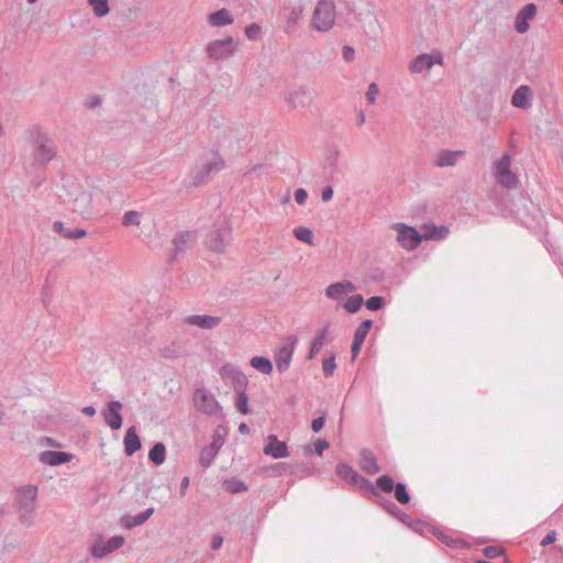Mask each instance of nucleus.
Segmentation results:
<instances>
[{
    "label": "nucleus",
    "mask_w": 563,
    "mask_h": 563,
    "mask_svg": "<svg viewBox=\"0 0 563 563\" xmlns=\"http://www.w3.org/2000/svg\"><path fill=\"white\" fill-rule=\"evenodd\" d=\"M27 142L34 167H44L57 156L58 150L55 141L38 126H33L27 131Z\"/></svg>",
    "instance_id": "1"
},
{
    "label": "nucleus",
    "mask_w": 563,
    "mask_h": 563,
    "mask_svg": "<svg viewBox=\"0 0 563 563\" xmlns=\"http://www.w3.org/2000/svg\"><path fill=\"white\" fill-rule=\"evenodd\" d=\"M224 167V161L221 155L211 151L207 156L201 157L200 164L196 165L191 170V185L199 187L203 185L211 174L218 173Z\"/></svg>",
    "instance_id": "2"
},
{
    "label": "nucleus",
    "mask_w": 563,
    "mask_h": 563,
    "mask_svg": "<svg viewBox=\"0 0 563 563\" xmlns=\"http://www.w3.org/2000/svg\"><path fill=\"white\" fill-rule=\"evenodd\" d=\"M37 492L35 485H24L16 489L15 503L20 514L19 519L24 525L29 526L33 521Z\"/></svg>",
    "instance_id": "3"
},
{
    "label": "nucleus",
    "mask_w": 563,
    "mask_h": 563,
    "mask_svg": "<svg viewBox=\"0 0 563 563\" xmlns=\"http://www.w3.org/2000/svg\"><path fill=\"white\" fill-rule=\"evenodd\" d=\"M334 0H318L311 18V27L318 32L332 29L335 21Z\"/></svg>",
    "instance_id": "4"
},
{
    "label": "nucleus",
    "mask_w": 563,
    "mask_h": 563,
    "mask_svg": "<svg viewBox=\"0 0 563 563\" xmlns=\"http://www.w3.org/2000/svg\"><path fill=\"white\" fill-rule=\"evenodd\" d=\"M336 475L349 482L350 484L357 487L363 494L366 495H375L377 494V489L374 484L367 479L366 477L358 474L346 463H339L335 468Z\"/></svg>",
    "instance_id": "5"
},
{
    "label": "nucleus",
    "mask_w": 563,
    "mask_h": 563,
    "mask_svg": "<svg viewBox=\"0 0 563 563\" xmlns=\"http://www.w3.org/2000/svg\"><path fill=\"white\" fill-rule=\"evenodd\" d=\"M393 230L397 232L396 241L398 244L407 251L416 250L424 240L422 233H420L416 228L405 223L393 224Z\"/></svg>",
    "instance_id": "6"
},
{
    "label": "nucleus",
    "mask_w": 563,
    "mask_h": 563,
    "mask_svg": "<svg viewBox=\"0 0 563 563\" xmlns=\"http://www.w3.org/2000/svg\"><path fill=\"white\" fill-rule=\"evenodd\" d=\"M231 231V227L227 221L220 228L211 230L206 238L207 247L218 254L224 253L232 238Z\"/></svg>",
    "instance_id": "7"
},
{
    "label": "nucleus",
    "mask_w": 563,
    "mask_h": 563,
    "mask_svg": "<svg viewBox=\"0 0 563 563\" xmlns=\"http://www.w3.org/2000/svg\"><path fill=\"white\" fill-rule=\"evenodd\" d=\"M374 486L376 489H380L385 494L394 492L396 500L401 505L408 504L411 499L407 485L401 482L395 484L394 479L389 475L385 474L377 477Z\"/></svg>",
    "instance_id": "8"
},
{
    "label": "nucleus",
    "mask_w": 563,
    "mask_h": 563,
    "mask_svg": "<svg viewBox=\"0 0 563 563\" xmlns=\"http://www.w3.org/2000/svg\"><path fill=\"white\" fill-rule=\"evenodd\" d=\"M298 340L295 335L286 336L275 353V363L279 373H285L291 363Z\"/></svg>",
    "instance_id": "9"
},
{
    "label": "nucleus",
    "mask_w": 563,
    "mask_h": 563,
    "mask_svg": "<svg viewBox=\"0 0 563 563\" xmlns=\"http://www.w3.org/2000/svg\"><path fill=\"white\" fill-rule=\"evenodd\" d=\"M235 48L236 42L232 36H228L210 42L207 46V54L213 60H222L233 56Z\"/></svg>",
    "instance_id": "10"
},
{
    "label": "nucleus",
    "mask_w": 563,
    "mask_h": 563,
    "mask_svg": "<svg viewBox=\"0 0 563 563\" xmlns=\"http://www.w3.org/2000/svg\"><path fill=\"white\" fill-rule=\"evenodd\" d=\"M305 7L298 2L295 4L286 5L280 11V19L284 22V31L290 34L296 31L300 20L303 16Z\"/></svg>",
    "instance_id": "11"
},
{
    "label": "nucleus",
    "mask_w": 563,
    "mask_h": 563,
    "mask_svg": "<svg viewBox=\"0 0 563 563\" xmlns=\"http://www.w3.org/2000/svg\"><path fill=\"white\" fill-rule=\"evenodd\" d=\"M194 402L197 410L208 416H214L221 410L217 399L205 388L195 391Z\"/></svg>",
    "instance_id": "12"
},
{
    "label": "nucleus",
    "mask_w": 563,
    "mask_h": 563,
    "mask_svg": "<svg viewBox=\"0 0 563 563\" xmlns=\"http://www.w3.org/2000/svg\"><path fill=\"white\" fill-rule=\"evenodd\" d=\"M220 375L227 383L232 384L235 393L246 390L249 379L236 366L224 364L220 369Z\"/></svg>",
    "instance_id": "13"
},
{
    "label": "nucleus",
    "mask_w": 563,
    "mask_h": 563,
    "mask_svg": "<svg viewBox=\"0 0 563 563\" xmlns=\"http://www.w3.org/2000/svg\"><path fill=\"white\" fill-rule=\"evenodd\" d=\"M124 542L125 539L122 536H114L107 541L100 539L91 545L90 553L95 558H104L113 551L120 549Z\"/></svg>",
    "instance_id": "14"
},
{
    "label": "nucleus",
    "mask_w": 563,
    "mask_h": 563,
    "mask_svg": "<svg viewBox=\"0 0 563 563\" xmlns=\"http://www.w3.org/2000/svg\"><path fill=\"white\" fill-rule=\"evenodd\" d=\"M91 202V194L87 190L79 189L78 191L74 192L73 211L84 218H88L92 214Z\"/></svg>",
    "instance_id": "15"
},
{
    "label": "nucleus",
    "mask_w": 563,
    "mask_h": 563,
    "mask_svg": "<svg viewBox=\"0 0 563 563\" xmlns=\"http://www.w3.org/2000/svg\"><path fill=\"white\" fill-rule=\"evenodd\" d=\"M122 404L119 400L108 402L102 416L107 426L112 430H119L122 427L123 418L121 415Z\"/></svg>",
    "instance_id": "16"
},
{
    "label": "nucleus",
    "mask_w": 563,
    "mask_h": 563,
    "mask_svg": "<svg viewBox=\"0 0 563 563\" xmlns=\"http://www.w3.org/2000/svg\"><path fill=\"white\" fill-rule=\"evenodd\" d=\"M263 452L273 459H284L289 455L288 446L285 441H279L276 434H269L266 438V444Z\"/></svg>",
    "instance_id": "17"
},
{
    "label": "nucleus",
    "mask_w": 563,
    "mask_h": 563,
    "mask_svg": "<svg viewBox=\"0 0 563 563\" xmlns=\"http://www.w3.org/2000/svg\"><path fill=\"white\" fill-rule=\"evenodd\" d=\"M537 14V5L534 3H528L519 10L515 18V30L523 34L529 30V21L532 20Z\"/></svg>",
    "instance_id": "18"
},
{
    "label": "nucleus",
    "mask_w": 563,
    "mask_h": 563,
    "mask_svg": "<svg viewBox=\"0 0 563 563\" xmlns=\"http://www.w3.org/2000/svg\"><path fill=\"white\" fill-rule=\"evenodd\" d=\"M358 466L364 473L369 475H374L380 472V466L377 463V459L373 451L369 449L361 450Z\"/></svg>",
    "instance_id": "19"
},
{
    "label": "nucleus",
    "mask_w": 563,
    "mask_h": 563,
    "mask_svg": "<svg viewBox=\"0 0 563 563\" xmlns=\"http://www.w3.org/2000/svg\"><path fill=\"white\" fill-rule=\"evenodd\" d=\"M435 63L442 64V57L434 58L432 55L423 53L410 62L409 70L413 74H420L429 70Z\"/></svg>",
    "instance_id": "20"
},
{
    "label": "nucleus",
    "mask_w": 563,
    "mask_h": 563,
    "mask_svg": "<svg viewBox=\"0 0 563 563\" xmlns=\"http://www.w3.org/2000/svg\"><path fill=\"white\" fill-rule=\"evenodd\" d=\"M73 459V455L67 452L63 451H43L38 455V460L41 463L49 465V466H57L65 463L70 462Z\"/></svg>",
    "instance_id": "21"
},
{
    "label": "nucleus",
    "mask_w": 563,
    "mask_h": 563,
    "mask_svg": "<svg viewBox=\"0 0 563 563\" xmlns=\"http://www.w3.org/2000/svg\"><path fill=\"white\" fill-rule=\"evenodd\" d=\"M532 91L529 86H519L511 97V103L519 109H528L532 106Z\"/></svg>",
    "instance_id": "22"
},
{
    "label": "nucleus",
    "mask_w": 563,
    "mask_h": 563,
    "mask_svg": "<svg viewBox=\"0 0 563 563\" xmlns=\"http://www.w3.org/2000/svg\"><path fill=\"white\" fill-rule=\"evenodd\" d=\"M192 238V233L189 231H183L177 233L173 239V253L169 257L170 262L177 261L180 254H184L188 250L189 242Z\"/></svg>",
    "instance_id": "23"
},
{
    "label": "nucleus",
    "mask_w": 563,
    "mask_h": 563,
    "mask_svg": "<svg viewBox=\"0 0 563 563\" xmlns=\"http://www.w3.org/2000/svg\"><path fill=\"white\" fill-rule=\"evenodd\" d=\"M355 290V286L351 282H338L329 285L324 294L328 298L333 300H342L347 292Z\"/></svg>",
    "instance_id": "24"
},
{
    "label": "nucleus",
    "mask_w": 563,
    "mask_h": 563,
    "mask_svg": "<svg viewBox=\"0 0 563 563\" xmlns=\"http://www.w3.org/2000/svg\"><path fill=\"white\" fill-rule=\"evenodd\" d=\"M464 154V151L442 150L438 153L433 164L434 166L441 168L452 167L456 165L459 158H461Z\"/></svg>",
    "instance_id": "25"
},
{
    "label": "nucleus",
    "mask_w": 563,
    "mask_h": 563,
    "mask_svg": "<svg viewBox=\"0 0 563 563\" xmlns=\"http://www.w3.org/2000/svg\"><path fill=\"white\" fill-rule=\"evenodd\" d=\"M154 511V507H150L146 510L139 512L136 516H131L129 514L123 515L120 520L121 526L125 529H132L136 526H141L151 518Z\"/></svg>",
    "instance_id": "26"
},
{
    "label": "nucleus",
    "mask_w": 563,
    "mask_h": 563,
    "mask_svg": "<svg viewBox=\"0 0 563 563\" xmlns=\"http://www.w3.org/2000/svg\"><path fill=\"white\" fill-rule=\"evenodd\" d=\"M185 322L187 324L196 325L201 329H214L220 324L221 318L206 314H192L187 317Z\"/></svg>",
    "instance_id": "27"
},
{
    "label": "nucleus",
    "mask_w": 563,
    "mask_h": 563,
    "mask_svg": "<svg viewBox=\"0 0 563 563\" xmlns=\"http://www.w3.org/2000/svg\"><path fill=\"white\" fill-rule=\"evenodd\" d=\"M207 21L210 26L220 27L232 24L234 19L232 13L228 9L222 8L216 12L210 13L207 16Z\"/></svg>",
    "instance_id": "28"
},
{
    "label": "nucleus",
    "mask_w": 563,
    "mask_h": 563,
    "mask_svg": "<svg viewBox=\"0 0 563 563\" xmlns=\"http://www.w3.org/2000/svg\"><path fill=\"white\" fill-rule=\"evenodd\" d=\"M124 453L128 456H132L142 446L140 437L136 433L135 427H130L123 439Z\"/></svg>",
    "instance_id": "29"
},
{
    "label": "nucleus",
    "mask_w": 563,
    "mask_h": 563,
    "mask_svg": "<svg viewBox=\"0 0 563 563\" xmlns=\"http://www.w3.org/2000/svg\"><path fill=\"white\" fill-rule=\"evenodd\" d=\"M329 328H330V324L327 323L322 329H320L317 332V334L313 338L311 345H310V352L307 357L308 360H312L316 356V354L321 351V349L328 341Z\"/></svg>",
    "instance_id": "30"
},
{
    "label": "nucleus",
    "mask_w": 563,
    "mask_h": 563,
    "mask_svg": "<svg viewBox=\"0 0 563 563\" xmlns=\"http://www.w3.org/2000/svg\"><path fill=\"white\" fill-rule=\"evenodd\" d=\"M449 228L446 225H435L433 223L426 224L423 227V238L424 240H443L449 235Z\"/></svg>",
    "instance_id": "31"
},
{
    "label": "nucleus",
    "mask_w": 563,
    "mask_h": 563,
    "mask_svg": "<svg viewBox=\"0 0 563 563\" xmlns=\"http://www.w3.org/2000/svg\"><path fill=\"white\" fill-rule=\"evenodd\" d=\"M432 533L434 537H437L438 540H440L445 545L452 548V549H465L468 547V543L459 538H452L448 534H445L443 531L439 530L438 528H431Z\"/></svg>",
    "instance_id": "32"
},
{
    "label": "nucleus",
    "mask_w": 563,
    "mask_h": 563,
    "mask_svg": "<svg viewBox=\"0 0 563 563\" xmlns=\"http://www.w3.org/2000/svg\"><path fill=\"white\" fill-rule=\"evenodd\" d=\"M53 230L65 239H81L87 235L85 229H67L62 221H55L53 223Z\"/></svg>",
    "instance_id": "33"
},
{
    "label": "nucleus",
    "mask_w": 563,
    "mask_h": 563,
    "mask_svg": "<svg viewBox=\"0 0 563 563\" xmlns=\"http://www.w3.org/2000/svg\"><path fill=\"white\" fill-rule=\"evenodd\" d=\"M309 92L300 88L298 90H295L292 92H289V95L286 98V101L292 107H303L309 101Z\"/></svg>",
    "instance_id": "34"
},
{
    "label": "nucleus",
    "mask_w": 563,
    "mask_h": 563,
    "mask_svg": "<svg viewBox=\"0 0 563 563\" xmlns=\"http://www.w3.org/2000/svg\"><path fill=\"white\" fill-rule=\"evenodd\" d=\"M250 364L253 368L266 375L271 374L274 369L273 362L264 356H253Z\"/></svg>",
    "instance_id": "35"
},
{
    "label": "nucleus",
    "mask_w": 563,
    "mask_h": 563,
    "mask_svg": "<svg viewBox=\"0 0 563 563\" xmlns=\"http://www.w3.org/2000/svg\"><path fill=\"white\" fill-rule=\"evenodd\" d=\"M150 461L155 465H162L166 459V448L162 442L155 443L148 452Z\"/></svg>",
    "instance_id": "36"
},
{
    "label": "nucleus",
    "mask_w": 563,
    "mask_h": 563,
    "mask_svg": "<svg viewBox=\"0 0 563 563\" xmlns=\"http://www.w3.org/2000/svg\"><path fill=\"white\" fill-rule=\"evenodd\" d=\"M218 455L217 449L210 445H206L201 449L199 455V463L203 468H208L212 465L216 456Z\"/></svg>",
    "instance_id": "37"
},
{
    "label": "nucleus",
    "mask_w": 563,
    "mask_h": 563,
    "mask_svg": "<svg viewBox=\"0 0 563 563\" xmlns=\"http://www.w3.org/2000/svg\"><path fill=\"white\" fill-rule=\"evenodd\" d=\"M223 488L231 494L244 493L249 489L247 485L242 479L238 478L225 479L223 482Z\"/></svg>",
    "instance_id": "38"
},
{
    "label": "nucleus",
    "mask_w": 563,
    "mask_h": 563,
    "mask_svg": "<svg viewBox=\"0 0 563 563\" xmlns=\"http://www.w3.org/2000/svg\"><path fill=\"white\" fill-rule=\"evenodd\" d=\"M294 235L297 240L305 242L309 245H313V231L307 227H296L294 229Z\"/></svg>",
    "instance_id": "39"
},
{
    "label": "nucleus",
    "mask_w": 563,
    "mask_h": 563,
    "mask_svg": "<svg viewBox=\"0 0 563 563\" xmlns=\"http://www.w3.org/2000/svg\"><path fill=\"white\" fill-rule=\"evenodd\" d=\"M88 3L90 4L93 13L98 18L107 15L110 11L108 0H88Z\"/></svg>",
    "instance_id": "40"
},
{
    "label": "nucleus",
    "mask_w": 563,
    "mask_h": 563,
    "mask_svg": "<svg viewBox=\"0 0 563 563\" xmlns=\"http://www.w3.org/2000/svg\"><path fill=\"white\" fill-rule=\"evenodd\" d=\"M496 180L505 188H515L518 183L517 176L511 170L496 176Z\"/></svg>",
    "instance_id": "41"
},
{
    "label": "nucleus",
    "mask_w": 563,
    "mask_h": 563,
    "mask_svg": "<svg viewBox=\"0 0 563 563\" xmlns=\"http://www.w3.org/2000/svg\"><path fill=\"white\" fill-rule=\"evenodd\" d=\"M141 218H142V213L140 211L129 210L122 217V225H124V227H131V225L139 227L141 224Z\"/></svg>",
    "instance_id": "42"
},
{
    "label": "nucleus",
    "mask_w": 563,
    "mask_h": 563,
    "mask_svg": "<svg viewBox=\"0 0 563 563\" xmlns=\"http://www.w3.org/2000/svg\"><path fill=\"white\" fill-rule=\"evenodd\" d=\"M364 303L361 295L351 296L344 303V309L350 313L357 312Z\"/></svg>",
    "instance_id": "43"
},
{
    "label": "nucleus",
    "mask_w": 563,
    "mask_h": 563,
    "mask_svg": "<svg viewBox=\"0 0 563 563\" xmlns=\"http://www.w3.org/2000/svg\"><path fill=\"white\" fill-rule=\"evenodd\" d=\"M380 492H382L380 489H377V494L368 495V497L369 498H375L374 503L376 505H378L379 507H382L387 514H389L391 511V508L394 506H396V504L393 500L382 496Z\"/></svg>",
    "instance_id": "44"
},
{
    "label": "nucleus",
    "mask_w": 563,
    "mask_h": 563,
    "mask_svg": "<svg viewBox=\"0 0 563 563\" xmlns=\"http://www.w3.org/2000/svg\"><path fill=\"white\" fill-rule=\"evenodd\" d=\"M235 394H236V398H235L236 409L241 413L247 415L250 412V408H249V397L246 395V390L236 391Z\"/></svg>",
    "instance_id": "45"
},
{
    "label": "nucleus",
    "mask_w": 563,
    "mask_h": 563,
    "mask_svg": "<svg viewBox=\"0 0 563 563\" xmlns=\"http://www.w3.org/2000/svg\"><path fill=\"white\" fill-rule=\"evenodd\" d=\"M372 325L373 321L371 319L363 320L356 328L353 338L364 342Z\"/></svg>",
    "instance_id": "46"
},
{
    "label": "nucleus",
    "mask_w": 563,
    "mask_h": 563,
    "mask_svg": "<svg viewBox=\"0 0 563 563\" xmlns=\"http://www.w3.org/2000/svg\"><path fill=\"white\" fill-rule=\"evenodd\" d=\"M495 177L510 170V156L505 153L498 161L494 163Z\"/></svg>",
    "instance_id": "47"
},
{
    "label": "nucleus",
    "mask_w": 563,
    "mask_h": 563,
    "mask_svg": "<svg viewBox=\"0 0 563 563\" xmlns=\"http://www.w3.org/2000/svg\"><path fill=\"white\" fill-rule=\"evenodd\" d=\"M159 354L164 358H176L180 355V346L173 342L159 349Z\"/></svg>",
    "instance_id": "48"
},
{
    "label": "nucleus",
    "mask_w": 563,
    "mask_h": 563,
    "mask_svg": "<svg viewBox=\"0 0 563 563\" xmlns=\"http://www.w3.org/2000/svg\"><path fill=\"white\" fill-rule=\"evenodd\" d=\"M267 471H269L273 476H280L283 474H291L292 467L287 463L279 462V463L272 464L267 468Z\"/></svg>",
    "instance_id": "49"
},
{
    "label": "nucleus",
    "mask_w": 563,
    "mask_h": 563,
    "mask_svg": "<svg viewBox=\"0 0 563 563\" xmlns=\"http://www.w3.org/2000/svg\"><path fill=\"white\" fill-rule=\"evenodd\" d=\"M389 515L393 516L395 519L399 520L400 522H402L404 525L411 526L412 518L404 510H401L397 505L391 508Z\"/></svg>",
    "instance_id": "50"
},
{
    "label": "nucleus",
    "mask_w": 563,
    "mask_h": 563,
    "mask_svg": "<svg viewBox=\"0 0 563 563\" xmlns=\"http://www.w3.org/2000/svg\"><path fill=\"white\" fill-rule=\"evenodd\" d=\"M365 305L368 310L377 311L384 307L385 298L382 296H373L366 300Z\"/></svg>",
    "instance_id": "51"
},
{
    "label": "nucleus",
    "mask_w": 563,
    "mask_h": 563,
    "mask_svg": "<svg viewBox=\"0 0 563 563\" xmlns=\"http://www.w3.org/2000/svg\"><path fill=\"white\" fill-rule=\"evenodd\" d=\"M336 368L335 354H331L329 358H325L322 364L324 376L330 377L333 375Z\"/></svg>",
    "instance_id": "52"
},
{
    "label": "nucleus",
    "mask_w": 563,
    "mask_h": 563,
    "mask_svg": "<svg viewBox=\"0 0 563 563\" xmlns=\"http://www.w3.org/2000/svg\"><path fill=\"white\" fill-rule=\"evenodd\" d=\"M483 554L487 559H495V558H498L500 555H504L505 554V550H504V548L498 547V545H489V547H486V548L483 549Z\"/></svg>",
    "instance_id": "53"
},
{
    "label": "nucleus",
    "mask_w": 563,
    "mask_h": 563,
    "mask_svg": "<svg viewBox=\"0 0 563 563\" xmlns=\"http://www.w3.org/2000/svg\"><path fill=\"white\" fill-rule=\"evenodd\" d=\"M261 33V27L256 23H252L245 27V35L249 40H256Z\"/></svg>",
    "instance_id": "54"
},
{
    "label": "nucleus",
    "mask_w": 563,
    "mask_h": 563,
    "mask_svg": "<svg viewBox=\"0 0 563 563\" xmlns=\"http://www.w3.org/2000/svg\"><path fill=\"white\" fill-rule=\"evenodd\" d=\"M378 93V86L375 82H372L368 86V89L366 91V99L368 103L373 104L376 101V96Z\"/></svg>",
    "instance_id": "55"
},
{
    "label": "nucleus",
    "mask_w": 563,
    "mask_h": 563,
    "mask_svg": "<svg viewBox=\"0 0 563 563\" xmlns=\"http://www.w3.org/2000/svg\"><path fill=\"white\" fill-rule=\"evenodd\" d=\"M325 418H327V413L323 412L322 416L316 418L312 420L311 422V429L313 432H319L322 430V428L324 427V423H325Z\"/></svg>",
    "instance_id": "56"
},
{
    "label": "nucleus",
    "mask_w": 563,
    "mask_h": 563,
    "mask_svg": "<svg viewBox=\"0 0 563 563\" xmlns=\"http://www.w3.org/2000/svg\"><path fill=\"white\" fill-rule=\"evenodd\" d=\"M224 444V438L221 435L219 431H216L212 435V442L209 444L213 449H217L219 452L222 445Z\"/></svg>",
    "instance_id": "57"
},
{
    "label": "nucleus",
    "mask_w": 563,
    "mask_h": 563,
    "mask_svg": "<svg viewBox=\"0 0 563 563\" xmlns=\"http://www.w3.org/2000/svg\"><path fill=\"white\" fill-rule=\"evenodd\" d=\"M294 197L298 205H303L308 198V194L303 188H298L295 190Z\"/></svg>",
    "instance_id": "58"
},
{
    "label": "nucleus",
    "mask_w": 563,
    "mask_h": 563,
    "mask_svg": "<svg viewBox=\"0 0 563 563\" xmlns=\"http://www.w3.org/2000/svg\"><path fill=\"white\" fill-rule=\"evenodd\" d=\"M363 343H364L363 341H360V340L353 338V342H352V346H351V354H352L353 361L358 356Z\"/></svg>",
    "instance_id": "59"
},
{
    "label": "nucleus",
    "mask_w": 563,
    "mask_h": 563,
    "mask_svg": "<svg viewBox=\"0 0 563 563\" xmlns=\"http://www.w3.org/2000/svg\"><path fill=\"white\" fill-rule=\"evenodd\" d=\"M556 540V532L554 530L547 533V536L541 540L540 545L541 547H548L552 543H554Z\"/></svg>",
    "instance_id": "60"
},
{
    "label": "nucleus",
    "mask_w": 563,
    "mask_h": 563,
    "mask_svg": "<svg viewBox=\"0 0 563 563\" xmlns=\"http://www.w3.org/2000/svg\"><path fill=\"white\" fill-rule=\"evenodd\" d=\"M354 48L352 46H349V45H344L343 48H342V57L344 60L346 62H351L353 60L354 58Z\"/></svg>",
    "instance_id": "61"
},
{
    "label": "nucleus",
    "mask_w": 563,
    "mask_h": 563,
    "mask_svg": "<svg viewBox=\"0 0 563 563\" xmlns=\"http://www.w3.org/2000/svg\"><path fill=\"white\" fill-rule=\"evenodd\" d=\"M329 448V442L327 440H318L314 444V452L317 455L321 456L323 451Z\"/></svg>",
    "instance_id": "62"
},
{
    "label": "nucleus",
    "mask_w": 563,
    "mask_h": 563,
    "mask_svg": "<svg viewBox=\"0 0 563 563\" xmlns=\"http://www.w3.org/2000/svg\"><path fill=\"white\" fill-rule=\"evenodd\" d=\"M333 197V188L331 186H327L325 188H323L322 192H321V199L327 202V201H330Z\"/></svg>",
    "instance_id": "63"
},
{
    "label": "nucleus",
    "mask_w": 563,
    "mask_h": 563,
    "mask_svg": "<svg viewBox=\"0 0 563 563\" xmlns=\"http://www.w3.org/2000/svg\"><path fill=\"white\" fill-rule=\"evenodd\" d=\"M324 169L329 173V174H332L336 170V158L335 157H329L327 159V165L324 167Z\"/></svg>",
    "instance_id": "64"
}]
</instances>
